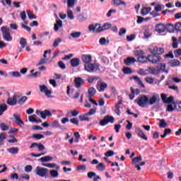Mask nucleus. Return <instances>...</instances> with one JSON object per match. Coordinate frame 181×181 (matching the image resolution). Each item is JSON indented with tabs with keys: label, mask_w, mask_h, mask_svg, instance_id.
<instances>
[{
	"label": "nucleus",
	"mask_w": 181,
	"mask_h": 181,
	"mask_svg": "<svg viewBox=\"0 0 181 181\" xmlns=\"http://www.w3.org/2000/svg\"><path fill=\"white\" fill-rule=\"evenodd\" d=\"M7 151H8L9 153H11V155H16L19 153V148L18 147H11L9 148H7Z\"/></svg>",
	"instance_id": "obj_26"
},
{
	"label": "nucleus",
	"mask_w": 181,
	"mask_h": 181,
	"mask_svg": "<svg viewBox=\"0 0 181 181\" xmlns=\"http://www.w3.org/2000/svg\"><path fill=\"white\" fill-rule=\"evenodd\" d=\"M1 32H2V36H3L4 35H8V34L10 33L9 32H11V29H10L9 28L5 27V26H2V27L1 28Z\"/></svg>",
	"instance_id": "obj_31"
},
{
	"label": "nucleus",
	"mask_w": 181,
	"mask_h": 181,
	"mask_svg": "<svg viewBox=\"0 0 181 181\" xmlns=\"http://www.w3.org/2000/svg\"><path fill=\"white\" fill-rule=\"evenodd\" d=\"M169 66L171 67H179L180 66V61L177 59H173L168 63Z\"/></svg>",
	"instance_id": "obj_23"
},
{
	"label": "nucleus",
	"mask_w": 181,
	"mask_h": 181,
	"mask_svg": "<svg viewBox=\"0 0 181 181\" xmlns=\"http://www.w3.org/2000/svg\"><path fill=\"white\" fill-rule=\"evenodd\" d=\"M84 68L86 71H88V73H94L95 71H98V70H100V65L90 62L84 64Z\"/></svg>",
	"instance_id": "obj_2"
},
{
	"label": "nucleus",
	"mask_w": 181,
	"mask_h": 181,
	"mask_svg": "<svg viewBox=\"0 0 181 181\" xmlns=\"http://www.w3.org/2000/svg\"><path fill=\"white\" fill-rule=\"evenodd\" d=\"M19 43L21 46V47L19 48L18 52H19V53H22V52H23V49H25L26 47V46L28 45V42L26 41V39L21 37L20 39Z\"/></svg>",
	"instance_id": "obj_11"
},
{
	"label": "nucleus",
	"mask_w": 181,
	"mask_h": 181,
	"mask_svg": "<svg viewBox=\"0 0 181 181\" xmlns=\"http://www.w3.org/2000/svg\"><path fill=\"white\" fill-rule=\"evenodd\" d=\"M27 100H28V97H26V96H23V97H21V98L18 100V104H25V103H26Z\"/></svg>",
	"instance_id": "obj_51"
},
{
	"label": "nucleus",
	"mask_w": 181,
	"mask_h": 181,
	"mask_svg": "<svg viewBox=\"0 0 181 181\" xmlns=\"http://www.w3.org/2000/svg\"><path fill=\"white\" fill-rule=\"evenodd\" d=\"M136 134L139 138H141L142 139H144L145 141L148 140V136L144 134V132L140 129L137 128L136 129Z\"/></svg>",
	"instance_id": "obj_13"
},
{
	"label": "nucleus",
	"mask_w": 181,
	"mask_h": 181,
	"mask_svg": "<svg viewBox=\"0 0 181 181\" xmlns=\"http://www.w3.org/2000/svg\"><path fill=\"white\" fill-rule=\"evenodd\" d=\"M99 26H100V24L98 23H96L95 25L91 24L89 25L88 29L90 32H96L97 33V30L98 29Z\"/></svg>",
	"instance_id": "obj_27"
},
{
	"label": "nucleus",
	"mask_w": 181,
	"mask_h": 181,
	"mask_svg": "<svg viewBox=\"0 0 181 181\" xmlns=\"http://www.w3.org/2000/svg\"><path fill=\"white\" fill-rule=\"evenodd\" d=\"M35 114L37 115H39L40 117H41V118H42V119H46V110L40 111L39 110H37L35 111Z\"/></svg>",
	"instance_id": "obj_29"
},
{
	"label": "nucleus",
	"mask_w": 181,
	"mask_h": 181,
	"mask_svg": "<svg viewBox=\"0 0 181 181\" xmlns=\"http://www.w3.org/2000/svg\"><path fill=\"white\" fill-rule=\"evenodd\" d=\"M50 175L52 177H59V172L56 170H50Z\"/></svg>",
	"instance_id": "obj_46"
},
{
	"label": "nucleus",
	"mask_w": 181,
	"mask_h": 181,
	"mask_svg": "<svg viewBox=\"0 0 181 181\" xmlns=\"http://www.w3.org/2000/svg\"><path fill=\"white\" fill-rule=\"evenodd\" d=\"M115 153L112 150H109L105 153V156L110 158V156H113Z\"/></svg>",
	"instance_id": "obj_57"
},
{
	"label": "nucleus",
	"mask_w": 181,
	"mask_h": 181,
	"mask_svg": "<svg viewBox=\"0 0 181 181\" xmlns=\"http://www.w3.org/2000/svg\"><path fill=\"white\" fill-rule=\"evenodd\" d=\"M67 16L71 20L74 19V15L73 14V11L69 8L67 9Z\"/></svg>",
	"instance_id": "obj_49"
},
{
	"label": "nucleus",
	"mask_w": 181,
	"mask_h": 181,
	"mask_svg": "<svg viewBox=\"0 0 181 181\" xmlns=\"http://www.w3.org/2000/svg\"><path fill=\"white\" fill-rule=\"evenodd\" d=\"M78 114H80V111L77 110H73L71 111H69L66 113V117H77V115H78Z\"/></svg>",
	"instance_id": "obj_21"
},
{
	"label": "nucleus",
	"mask_w": 181,
	"mask_h": 181,
	"mask_svg": "<svg viewBox=\"0 0 181 181\" xmlns=\"http://www.w3.org/2000/svg\"><path fill=\"white\" fill-rule=\"evenodd\" d=\"M165 8V6L164 5H157L155 6L154 8V11L156 12H160V11H162V9H163Z\"/></svg>",
	"instance_id": "obj_48"
},
{
	"label": "nucleus",
	"mask_w": 181,
	"mask_h": 181,
	"mask_svg": "<svg viewBox=\"0 0 181 181\" xmlns=\"http://www.w3.org/2000/svg\"><path fill=\"white\" fill-rule=\"evenodd\" d=\"M166 111L168 112H173V111H175V108L173 107V106H172V105H168Z\"/></svg>",
	"instance_id": "obj_59"
},
{
	"label": "nucleus",
	"mask_w": 181,
	"mask_h": 181,
	"mask_svg": "<svg viewBox=\"0 0 181 181\" xmlns=\"http://www.w3.org/2000/svg\"><path fill=\"white\" fill-rule=\"evenodd\" d=\"M152 10V8L151 7H144L141 10V15H148L149 12Z\"/></svg>",
	"instance_id": "obj_32"
},
{
	"label": "nucleus",
	"mask_w": 181,
	"mask_h": 181,
	"mask_svg": "<svg viewBox=\"0 0 181 181\" xmlns=\"http://www.w3.org/2000/svg\"><path fill=\"white\" fill-rule=\"evenodd\" d=\"M97 112V107H95L93 109H90L89 112H88L85 115L86 117H90L91 115H94Z\"/></svg>",
	"instance_id": "obj_39"
},
{
	"label": "nucleus",
	"mask_w": 181,
	"mask_h": 181,
	"mask_svg": "<svg viewBox=\"0 0 181 181\" xmlns=\"http://www.w3.org/2000/svg\"><path fill=\"white\" fill-rule=\"evenodd\" d=\"M136 59L132 57H129L126 59H124V64L126 66H131V64H134V63H136Z\"/></svg>",
	"instance_id": "obj_16"
},
{
	"label": "nucleus",
	"mask_w": 181,
	"mask_h": 181,
	"mask_svg": "<svg viewBox=\"0 0 181 181\" xmlns=\"http://www.w3.org/2000/svg\"><path fill=\"white\" fill-rule=\"evenodd\" d=\"M107 87H108V84L103 81V79H100L96 84V88L99 91V93H103L105 91Z\"/></svg>",
	"instance_id": "obj_4"
},
{
	"label": "nucleus",
	"mask_w": 181,
	"mask_h": 181,
	"mask_svg": "<svg viewBox=\"0 0 181 181\" xmlns=\"http://www.w3.org/2000/svg\"><path fill=\"white\" fill-rule=\"evenodd\" d=\"M6 139V134L4 132L0 134V146L4 145V140Z\"/></svg>",
	"instance_id": "obj_41"
},
{
	"label": "nucleus",
	"mask_w": 181,
	"mask_h": 181,
	"mask_svg": "<svg viewBox=\"0 0 181 181\" xmlns=\"http://www.w3.org/2000/svg\"><path fill=\"white\" fill-rule=\"evenodd\" d=\"M8 107L6 106V104H1L0 105V116L4 115V112H5V110H7Z\"/></svg>",
	"instance_id": "obj_38"
},
{
	"label": "nucleus",
	"mask_w": 181,
	"mask_h": 181,
	"mask_svg": "<svg viewBox=\"0 0 181 181\" xmlns=\"http://www.w3.org/2000/svg\"><path fill=\"white\" fill-rule=\"evenodd\" d=\"M40 93H46V86L45 85H40L39 86Z\"/></svg>",
	"instance_id": "obj_60"
},
{
	"label": "nucleus",
	"mask_w": 181,
	"mask_h": 181,
	"mask_svg": "<svg viewBox=\"0 0 181 181\" xmlns=\"http://www.w3.org/2000/svg\"><path fill=\"white\" fill-rule=\"evenodd\" d=\"M62 27H63V22L62 21V20L60 19L57 20L54 27L55 32H57V30H59V29H60V28H62Z\"/></svg>",
	"instance_id": "obj_22"
},
{
	"label": "nucleus",
	"mask_w": 181,
	"mask_h": 181,
	"mask_svg": "<svg viewBox=\"0 0 181 181\" xmlns=\"http://www.w3.org/2000/svg\"><path fill=\"white\" fill-rule=\"evenodd\" d=\"M97 80H100V77L98 76H90L88 78V82L89 84H93L94 81H97Z\"/></svg>",
	"instance_id": "obj_36"
},
{
	"label": "nucleus",
	"mask_w": 181,
	"mask_h": 181,
	"mask_svg": "<svg viewBox=\"0 0 181 181\" xmlns=\"http://www.w3.org/2000/svg\"><path fill=\"white\" fill-rule=\"evenodd\" d=\"M122 71L124 74H132V70L129 67H124Z\"/></svg>",
	"instance_id": "obj_43"
},
{
	"label": "nucleus",
	"mask_w": 181,
	"mask_h": 181,
	"mask_svg": "<svg viewBox=\"0 0 181 181\" xmlns=\"http://www.w3.org/2000/svg\"><path fill=\"white\" fill-rule=\"evenodd\" d=\"M60 43H62V38H57L53 43V47H57Z\"/></svg>",
	"instance_id": "obj_53"
},
{
	"label": "nucleus",
	"mask_w": 181,
	"mask_h": 181,
	"mask_svg": "<svg viewBox=\"0 0 181 181\" xmlns=\"http://www.w3.org/2000/svg\"><path fill=\"white\" fill-rule=\"evenodd\" d=\"M35 175L40 176V177H45L46 176V168L37 166L35 169Z\"/></svg>",
	"instance_id": "obj_6"
},
{
	"label": "nucleus",
	"mask_w": 181,
	"mask_h": 181,
	"mask_svg": "<svg viewBox=\"0 0 181 181\" xmlns=\"http://www.w3.org/2000/svg\"><path fill=\"white\" fill-rule=\"evenodd\" d=\"M58 66L59 67H60V69H62V70H64V69H66V64H64V62H63L62 61H59L58 62Z\"/></svg>",
	"instance_id": "obj_62"
},
{
	"label": "nucleus",
	"mask_w": 181,
	"mask_h": 181,
	"mask_svg": "<svg viewBox=\"0 0 181 181\" xmlns=\"http://www.w3.org/2000/svg\"><path fill=\"white\" fill-rule=\"evenodd\" d=\"M28 121L30 122H34L35 124H39L42 122V119H35L34 116L30 115L28 117Z\"/></svg>",
	"instance_id": "obj_28"
},
{
	"label": "nucleus",
	"mask_w": 181,
	"mask_h": 181,
	"mask_svg": "<svg viewBox=\"0 0 181 181\" xmlns=\"http://www.w3.org/2000/svg\"><path fill=\"white\" fill-rule=\"evenodd\" d=\"M96 169L100 172H103V170H105V165H104L103 163H100L97 165Z\"/></svg>",
	"instance_id": "obj_40"
},
{
	"label": "nucleus",
	"mask_w": 181,
	"mask_h": 181,
	"mask_svg": "<svg viewBox=\"0 0 181 181\" xmlns=\"http://www.w3.org/2000/svg\"><path fill=\"white\" fill-rule=\"evenodd\" d=\"M161 58L160 57L158 56V55H148V62H150V63H153V64H156V63H159V62H160Z\"/></svg>",
	"instance_id": "obj_9"
},
{
	"label": "nucleus",
	"mask_w": 181,
	"mask_h": 181,
	"mask_svg": "<svg viewBox=\"0 0 181 181\" xmlns=\"http://www.w3.org/2000/svg\"><path fill=\"white\" fill-rule=\"evenodd\" d=\"M0 128L1 131H8L9 129V127L5 123H1Z\"/></svg>",
	"instance_id": "obj_54"
},
{
	"label": "nucleus",
	"mask_w": 181,
	"mask_h": 181,
	"mask_svg": "<svg viewBox=\"0 0 181 181\" xmlns=\"http://www.w3.org/2000/svg\"><path fill=\"white\" fill-rule=\"evenodd\" d=\"M46 167L47 168H49V169H53L54 168H56V169L57 170H59V169H60V166L56 165V163H46Z\"/></svg>",
	"instance_id": "obj_33"
},
{
	"label": "nucleus",
	"mask_w": 181,
	"mask_h": 181,
	"mask_svg": "<svg viewBox=\"0 0 181 181\" xmlns=\"http://www.w3.org/2000/svg\"><path fill=\"white\" fill-rule=\"evenodd\" d=\"M134 103H136V104L139 107L144 108L148 105V96L145 95H139L138 98L134 100Z\"/></svg>",
	"instance_id": "obj_1"
},
{
	"label": "nucleus",
	"mask_w": 181,
	"mask_h": 181,
	"mask_svg": "<svg viewBox=\"0 0 181 181\" xmlns=\"http://www.w3.org/2000/svg\"><path fill=\"white\" fill-rule=\"evenodd\" d=\"M160 97L164 104H170V103L173 102V96H170L168 98V96H166V94L162 93L160 95Z\"/></svg>",
	"instance_id": "obj_7"
},
{
	"label": "nucleus",
	"mask_w": 181,
	"mask_h": 181,
	"mask_svg": "<svg viewBox=\"0 0 181 181\" xmlns=\"http://www.w3.org/2000/svg\"><path fill=\"white\" fill-rule=\"evenodd\" d=\"M148 59L149 56L145 57L144 55H141L138 57L137 62H139V63H146V62L148 61Z\"/></svg>",
	"instance_id": "obj_30"
},
{
	"label": "nucleus",
	"mask_w": 181,
	"mask_h": 181,
	"mask_svg": "<svg viewBox=\"0 0 181 181\" xmlns=\"http://www.w3.org/2000/svg\"><path fill=\"white\" fill-rule=\"evenodd\" d=\"M175 110L176 111L180 112L181 111V102H176L174 103Z\"/></svg>",
	"instance_id": "obj_47"
},
{
	"label": "nucleus",
	"mask_w": 181,
	"mask_h": 181,
	"mask_svg": "<svg viewBox=\"0 0 181 181\" xmlns=\"http://www.w3.org/2000/svg\"><path fill=\"white\" fill-rule=\"evenodd\" d=\"M36 147L37 148L38 151H40V152L42 151H45V146H43L41 144L33 143L30 146V148H36Z\"/></svg>",
	"instance_id": "obj_20"
},
{
	"label": "nucleus",
	"mask_w": 181,
	"mask_h": 181,
	"mask_svg": "<svg viewBox=\"0 0 181 181\" xmlns=\"http://www.w3.org/2000/svg\"><path fill=\"white\" fill-rule=\"evenodd\" d=\"M159 127L160 128H166V122H165V119H162L160 120Z\"/></svg>",
	"instance_id": "obj_58"
},
{
	"label": "nucleus",
	"mask_w": 181,
	"mask_h": 181,
	"mask_svg": "<svg viewBox=\"0 0 181 181\" xmlns=\"http://www.w3.org/2000/svg\"><path fill=\"white\" fill-rule=\"evenodd\" d=\"M13 117L16 119V124L19 125L20 127H22V125H25V122L22 119H21V115L15 113L13 114Z\"/></svg>",
	"instance_id": "obj_18"
},
{
	"label": "nucleus",
	"mask_w": 181,
	"mask_h": 181,
	"mask_svg": "<svg viewBox=\"0 0 181 181\" xmlns=\"http://www.w3.org/2000/svg\"><path fill=\"white\" fill-rule=\"evenodd\" d=\"M75 0H68V8H73L74 6Z\"/></svg>",
	"instance_id": "obj_64"
},
{
	"label": "nucleus",
	"mask_w": 181,
	"mask_h": 181,
	"mask_svg": "<svg viewBox=\"0 0 181 181\" xmlns=\"http://www.w3.org/2000/svg\"><path fill=\"white\" fill-rule=\"evenodd\" d=\"M74 83L75 87H76V88H80V87L84 84V80L80 77H78L74 79Z\"/></svg>",
	"instance_id": "obj_14"
},
{
	"label": "nucleus",
	"mask_w": 181,
	"mask_h": 181,
	"mask_svg": "<svg viewBox=\"0 0 181 181\" xmlns=\"http://www.w3.org/2000/svg\"><path fill=\"white\" fill-rule=\"evenodd\" d=\"M18 98H19V95H13V98H9L7 100V104L8 105H16L18 104Z\"/></svg>",
	"instance_id": "obj_8"
},
{
	"label": "nucleus",
	"mask_w": 181,
	"mask_h": 181,
	"mask_svg": "<svg viewBox=\"0 0 181 181\" xmlns=\"http://www.w3.org/2000/svg\"><path fill=\"white\" fill-rule=\"evenodd\" d=\"M71 65L73 67H78V66H80V59H78V58H73L71 60Z\"/></svg>",
	"instance_id": "obj_25"
},
{
	"label": "nucleus",
	"mask_w": 181,
	"mask_h": 181,
	"mask_svg": "<svg viewBox=\"0 0 181 181\" xmlns=\"http://www.w3.org/2000/svg\"><path fill=\"white\" fill-rule=\"evenodd\" d=\"M3 36V39L6 41V42H11L12 40V36H11V33L9 34H5Z\"/></svg>",
	"instance_id": "obj_42"
},
{
	"label": "nucleus",
	"mask_w": 181,
	"mask_h": 181,
	"mask_svg": "<svg viewBox=\"0 0 181 181\" xmlns=\"http://www.w3.org/2000/svg\"><path fill=\"white\" fill-rule=\"evenodd\" d=\"M160 101V96L158 93H153L150 98H148V105H155Z\"/></svg>",
	"instance_id": "obj_3"
},
{
	"label": "nucleus",
	"mask_w": 181,
	"mask_h": 181,
	"mask_svg": "<svg viewBox=\"0 0 181 181\" xmlns=\"http://www.w3.org/2000/svg\"><path fill=\"white\" fill-rule=\"evenodd\" d=\"M136 35H135V34H132L130 35H127L126 37V39L127 40V42H132V40H134L135 39Z\"/></svg>",
	"instance_id": "obj_52"
},
{
	"label": "nucleus",
	"mask_w": 181,
	"mask_h": 181,
	"mask_svg": "<svg viewBox=\"0 0 181 181\" xmlns=\"http://www.w3.org/2000/svg\"><path fill=\"white\" fill-rule=\"evenodd\" d=\"M20 16L24 23H28L26 21H25L26 20V13L25 11H21L20 13Z\"/></svg>",
	"instance_id": "obj_50"
},
{
	"label": "nucleus",
	"mask_w": 181,
	"mask_h": 181,
	"mask_svg": "<svg viewBox=\"0 0 181 181\" xmlns=\"http://www.w3.org/2000/svg\"><path fill=\"white\" fill-rule=\"evenodd\" d=\"M26 12L29 19H36L37 17L33 14V12L29 10H27Z\"/></svg>",
	"instance_id": "obj_45"
},
{
	"label": "nucleus",
	"mask_w": 181,
	"mask_h": 181,
	"mask_svg": "<svg viewBox=\"0 0 181 181\" xmlns=\"http://www.w3.org/2000/svg\"><path fill=\"white\" fill-rule=\"evenodd\" d=\"M175 30L177 32H181V23H177L175 24Z\"/></svg>",
	"instance_id": "obj_63"
},
{
	"label": "nucleus",
	"mask_w": 181,
	"mask_h": 181,
	"mask_svg": "<svg viewBox=\"0 0 181 181\" xmlns=\"http://www.w3.org/2000/svg\"><path fill=\"white\" fill-rule=\"evenodd\" d=\"M99 43L100 45H107L108 41H107V39H105V37H101L99 40Z\"/></svg>",
	"instance_id": "obj_56"
},
{
	"label": "nucleus",
	"mask_w": 181,
	"mask_h": 181,
	"mask_svg": "<svg viewBox=\"0 0 181 181\" xmlns=\"http://www.w3.org/2000/svg\"><path fill=\"white\" fill-rule=\"evenodd\" d=\"M111 4L113 5V6H119L120 5H123V6H127V3L122 0H112Z\"/></svg>",
	"instance_id": "obj_15"
},
{
	"label": "nucleus",
	"mask_w": 181,
	"mask_h": 181,
	"mask_svg": "<svg viewBox=\"0 0 181 181\" xmlns=\"http://www.w3.org/2000/svg\"><path fill=\"white\" fill-rule=\"evenodd\" d=\"M164 52H165V49L162 47H156L153 49V53L154 54H162Z\"/></svg>",
	"instance_id": "obj_24"
},
{
	"label": "nucleus",
	"mask_w": 181,
	"mask_h": 181,
	"mask_svg": "<svg viewBox=\"0 0 181 181\" xmlns=\"http://www.w3.org/2000/svg\"><path fill=\"white\" fill-rule=\"evenodd\" d=\"M53 112H56V110H46V117H52V114H53Z\"/></svg>",
	"instance_id": "obj_61"
},
{
	"label": "nucleus",
	"mask_w": 181,
	"mask_h": 181,
	"mask_svg": "<svg viewBox=\"0 0 181 181\" xmlns=\"http://www.w3.org/2000/svg\"><path fill=\"white\" fill-rule=\"evenodd\" d=\"M166 30V27L163 24H157L156 25V32L158 33H163V32Z\"/></svg>",
	"instance_id": "obj_17"
},
{
	"label": "nucleus",
	"mask_w": 181,
	"mask_h": 181,
	"mask_svg": "<svg viewBox=\"0 0 181 181\" xmlns=\"http://www.w3.org/2000/svg\"><path fill=\"white\" fill-rule=\"evenodd\" d=\"M111 28V24L110 23H105L103 25L99 24V28L97 29V33H100L101 32H104V30H107Z\"/></svg>",
	"instance_id": "obj_12"
},
{
	"label": "nucleus",
	"mask_w": 181,
	"mask_h": 181,
	"mask_svg": "<svg viewBox=\"0 0 181 181\" xmlns=\"http://www.w3.org/2000/svg\"><path fill=\"white\" fill-rule=\"evenodd\" d=\"M81 59H82V62H83L85 64H90L91 62H93V57H91L90 54H84V55H82Z\"/></svg>",
	"instance_id": "obj_10"
},
{
	"label": "nucleus",
	"mask_w": 181,
	"mask_h": 181,
	"mask_svg": "<svg viewBox=\"0 0 181 181\" xmlns=\"http://www.w3.org/2000/svg\"><path fill=\"white\" fill-rule=\"evenodd\" d=\"M115 120L114 117L107 115L103 118V119L100 121L99 124L101 127H105V125L110 122V124H113Z\"/></svg>",
	"instance_id": "obj_5"
},
{
	"label": "nucleus",
	"mask_w": 181,
	"mask_h": 181,
	"mask_svg": "<svg viewBox=\"0 0 181 181\" xmlns=\"http://www.w3.org/2000/svg\"><path fill=\"white\" fill-rule=\"evenodd\" d=\"M172 39H173V49H177V40L175 37H173Z\"/></svg>",
	"instance_id": "obj_55"
},
{
	"label": "nucleus",
	"mask_w": 181,
	"mask_h": 181,
	"mask_svg": "<svg viewBox=\"0 0 181 181\" xmlns=\"http://www.w3.org/2000/svg\"><path fill=\"white\" fill-rule=\"evenodd\" d=\"M70 36L73 37L74 39H78L81 36V32H74L70 34Z\"/></svg>",
	"instance_id": "obj_37"
},
{
	"label": "nucleus",
	"mask_w": 181,
	"mask_h": 181,
	"mask_svg": "<svg viewBox=\"0 0 181 181\" xmlns=\"http://www.w3.org/2000/svg\"><path fill=\"white\" fill-rule=\"evenodd\" d=\"M95 93H97V90L94 87L89 88L88 89V98H93L95 95Z\"/></svg>",
	"instance_id": "obj_19"
},
{
	"label": "nucleus",
	"mask_w": 181,
	"mask_h": 181,
	"mask_svg": "<svg viewBox=\"0 0 181 181\" xmlns=\"http://www.w3.org/2000/svg\"><path fill=\"white\" fill-rule=\"evenodd\" d=\"M141 160H142V157L141 156L135 157L134 158H132V163L133 165H135L136 163H139V162H141Z\"/></svg>",
	"instance_id": "obj_35"
},
{
	"label": "nucleus",
	"mask_w": 181,
	"mask_h": 181,
	"mask_svg": "<svg viewBox=\"0 0 181 181\" xmlns=\"http://www.w3.org/2000/svg\"><path fill=\"white\" fill-rule=\"evenodd\" d=\"M144 54H145V52L141 49L134 52V56H135L136 57H140L141 56H144Z\"/></svg>",
	"instance_id": "obj_34"
},
{
	"label": "nucleus",
	"mask_w": 181,
	"mask_h": 181,
	"mask_svg": "<svg viewBox=\"0 0 181 181\" xmlns=\"http://www.w3.org/2000/svg\"><path fill=\"white\" fill-rule=\"evenodd\" d=\"M130 91L134 94V95H138L140 94L141 90L138 88H130Z\"/></svg>",
	"instance_id": "obj_44"
}]
</instances>
